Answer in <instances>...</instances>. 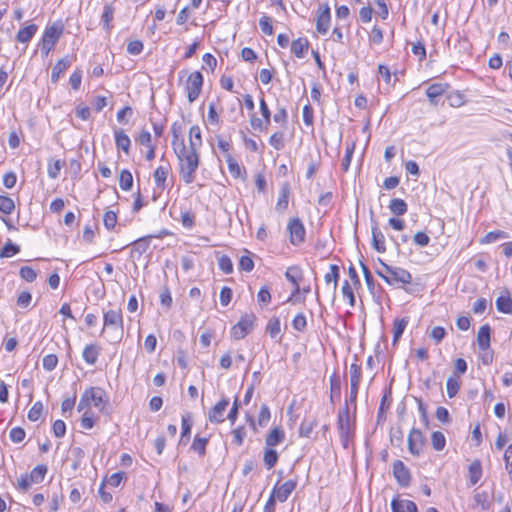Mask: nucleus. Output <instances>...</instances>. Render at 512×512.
<instances>
[{
	"instance_id": "7",
	"label": "nucleus",
	"mask_w": 512,
	"mask_h": 512,
	"mask_svg": "<svg viewBox=\"0 0 512 512\" xmlns=\"http://www.w3.org/2000/svg\"><path fill=\"white\" fill-rule=\"evenodd\" d=\"M287 229L290 234V242L294 246L302 244L305 240L306 230L299 218H293L289 221Z\"/></svg>"
},
{
	"instance_id": "6",
	"label": "nucleus",
	"mask_w": 512,
	"mask_h": 512,
	"mask_svg": "<svg viewBox=\"0 0 512 512\" xmlns=\"http://www.w3.org/2000/svg\"><path fill=\"white\" fill-rule=\"evenodd\" d=\"M62 34V29L56 26L47 27L42 36L40 43L41 52L47 56L50 51L54 48L55 44L59 40Z\"/></svg>"
},
{
	"instance_id": "15",
	"label": "nucleus",
	"mask_w": 512,
	"mask_h": 512,
	"mask_svg": "<svg viewBox=\"0 0 512 512\" xmlns=\"http://www.w3.org/2000/svg\"><path fill=\"white\" fill-rule=\"evenodd\" d=\"M229 405V400L227 398H223L218 403L214 405V407L210 410L208 418L212 423H221L225 420L224 412Z\"/></svg>"
},
{
	"instance_id": "59",
	"label": "nucleus",
	"mask_w": 512,
	"mask_h": 512,
	"mask_svg": "<svg viewBox=\"0 0 512 512\" xmlns=\"http://www.w3.org/2000/svg\"><path fill=\"white\" fill-rule=\"evenodd\" d=\"M254 268V261L250 255H243L239 260V269L241 271L250 272Z\"/></svg>"
},
{
	"instance_id": "16",
	"label": "nucleus",
	"mask_w": 512,
	"mask_h": 512,
	"mask_svg": "<svg viewBox=\"0 0 512 512\" xmlns=\"http://www.w3.org/2000/svg\"><path fill=\"white\" fill-rule=\"evenodd\" d=\"M392 512H418L417 505L411 500L400 499L398 496L391 501Z\"/></svg>"
},
{
	"instance_id": "5",
	"label": "nucleus",
	"mask_w": 512,
	"mask_h": 512,
	"mask_svg": "<svg viewBox=\"0 0 512 512\" xmlns=\"http://www.w3.org/2000/svg\"><path fill=\"white\" fill-rule=\"evenodd\" d=\"M384 271L388 276V284H410L412 282V275L409 271L401 267L384 265Z\"/></svg>"
},
{
	"instance_id": "30",
	"label": "nucleus",
	"mask_w": 512,
	"mask_h": 512,
	"mask_svg": "<svg viewBox=\"0 0 512 512\" xmlns=\"http://www.w3.org/2000/svg\"><path fill=\"white\" fill-rule=\"evenodd\" d=\"M201 145L202 137L200 127L198 125H194L189 131V146L198 149Z\"/></svg>"
},
{
	"instance_id": "50",
	"label": "nucleus",
	"mask_w": 512,
	"mask_h": 512,
	"mask_svg": "<svg viewBox=\"0 0 512 512\" xmlns=\"http://www.w3.org/2000/svg\"><path fill=\"white\" fill-rule=\"evenodd\" d=\"M20 251L19 246L13 244L11 241H8L0 251L1 258H8L13 256L14 254Z\"/></svg>"
},
{
	"instance_id": "14",
	"label": "nucleus",
	"mask_w": 512,
	"mask_h": 512,
	"mask_svg": "<svg viewBox=\"0 0 512 512\" xmlns=\"http://www.w3.org/2000/svg\"><path fill=\"white\" fill-rule=\"evenodd\" d=\"M449 89V84L447 83H434L427 87L426 96L429 99V102L432 105L438 104V98L445 94Z\"/></svg>"
},
{
	"instance_id": "40",
	"label": "nucleus",
	"mask_w": 512,
	"mask_h": 512,
	"mask_svg": "<svg viewBox=\"0 0 512 512\" xmlns=\"http://www.w3.org/2000/svg\"><path fill=\"white\" fill-rule=\"evenodd\" d=\"M114 8L111 4H107L104 6V11L101 17L103 28L106 31H109L111 29L110 22L112 21L114 17Z\"/></svg>"
},
{
	"instance_id": "61",
	"label": "nucleus",
	"mask_w": 512,
	"mask_h": 512,
	"mask_svg": "<svg viewBox=\"0 0 512 512\" xmlns=\"http://www.w3.org/2000/svg\"><path fill=\"white\" fill-rule=\"evenodd\" d=\"M270 410L269 407L266 404H263L260 409V413L258 416V425L261 427L266 426L268 421L270 420Z\"/></svg>"
},
{
	"instance_id": "25",
	"label": "nucleus",
	"mask_w": 512,
	"mask_h": 512,
	"mask_svg": "<svg viewBox=\"0 0 512 512\" xmlns=\"http://www.w3.org/2000/svg\"><path fill=\"white\" fill-rule=\"evenodd\" d=\"M114 134L117 148L122 149L126 154L129 153L131 141L128 135L122 129L116 130Z\"/></svg>"
},
{
	"instance_id": "57",
	"label": "nucleus",
	"mask_w": 512,
	"mask_h": 512,
	"mask_svg": "<svg viewBox=\"0 0 512 512\" xmlns=\"http://www.w3.org/2000/svg\"><path fill=\"white\" fill-rule=\"evenodd\" d=\"M103 223L106 229H113L117 223L116 213L113 211H106L103 216Z\"/></svg>"
},
{
	"instance_id": "53",
	"label": "nucleus",
	"mask_w": 512,
	"mask_h": 512,
	"mask_svg": "<svg viewBox=\"0 0 512 512\" xmlns=\"http://www.w3.org/2000/svg\"><path fill=\"white\" fill-rule=\"evenodd\" d=\"M293 328L298 332H303L307 326V320L303 313H298L292 320Z\"/></svg>"
},
{
	"instance_id": "60",
	"label": "nucleus",
	"mask_w": 512,
	"mask_h": 512,
	"mask_svg": "<svg viewBox=\"0 0 512 512\" xmlns=\"http://www.w3.org/2000/svg\"><path fill=\"white\" fill-rule=\"evenodd\" d=\"M267 332L269 333V335L274 338L276 337L280 331H281V328H280V320L278 318H272L269 322H268V325H267Z\"/></svg>"
},
{
	"instance_id": "44",
	"label": "nucleus",
	"mask_w": 512,
	"mask_h": 512,
	"mask_svg": "<svg viewBox=\"0 0 512 512\" xmlns=\"http://www.w3.org/2000/svg\"><path fill=\"white\" fill-rule=\"evenodd\" d=\"M149 238L150 237H142L135 240L132 245V252H137L139 255H142L149 248Z\"/></svg>"
},
{
	"instance_id": "10",
	"label": "nucleus",
	"mask_w": 512,
	"mask_h": 512,
	"mask_svg": "<svg viewBox=\"0 0 512 512\" xmlns=\"http://www.w3.org/2000/svg\"><path fill=\"white\" fill-rule=\"evenodd\" d=\"M408 449L412 455H420L423 451V447L425 444V437L423 433L416 428H412L408 435Z\"/></svg>"
},
{
	"instance_id": "42",
	"label": "nucleus",
	"mask_w": 512,
	"mask_h": 512,
	"mask_svg": "<svg viewBox=\"0 0 512 512\" xmlns=\"http://www.w3.org/2000/svg\"><path fill=\"white\" fill-rule=\"evenodd\" d=\"M431 444L436 451H441L446 445V439L442 432L434 431L431 435Z\"/></svg>"
},
{
	"instance_id": "29",
	"label": "nucleus",
	"mask_w": 512,
	"mask_h": 512,
	"mask_svg": "<svg viewBox=\"0 0 512 512\" xmlns=\"http://www.w3.org/2000/svg\"><path fill=\"white\" fill-rule=\"evenodd\" d=\"M290 187L288 183H285L280 190L279 198L276 203L277 210H285L288 207Z\"/></svg>"
},
{
	"instance_id": "20",
	"label": "nucleus",
	"mask_w": 512,
	"mask_h": 512,
	"mask_svg": "<svg viewBox=\"0 0 512 512\" xmlns=\"http://www.w3.org/2000/svg\"><path fill=\"white\" fill-rule=\"evenodd\" d=\"M99 354L100 347L96 344H89L85 346L82 357L87 364L94 365L98 360Z\"/></svg>"
},
{
	"instance_id": "55",
	"label": "nucleus",
	"mask_w": 512,
	"mask_h": 512,
	"mask_svg": "<svg viewBox=\"0 0 512 512\" xmlns=\"http://www.w3.org/2000/svg\"><path fill=\"white\" fill-rule=\"evenodd\" d=\"M349 372H350V384H358L359 385L360 379H361V366L356 363H352L350 365Z\"/></svg>"
},
{
	"instance_id": "27",
	"label": "nucleus",
	"mask_w": 512,
	"mask_h": 512,
	"mask_svg": "<svg viewBox=\"0 0 512 512\" xmlns=\"http://www.w3.org/2000/svg\"><path fill=\"white\" fill-rule=\"evenodd\" d=\"M469 481L471 485H475L482 477V465L479 460H474L468 468Z\"/></svg>"
},
{
	"instance_id": "64",
	"label": "nucleus",
	"mask_w": 512,
	"mask_h": 512,
	"mask_svg": "<svg viewBox=\"0 0 512 512\" xmlns=\"http://www.w3.org/2000/svg\"><path fill=\"white\" fill-rule=\"evenodd\" d=\"M258 302L261 305H267L271 301V294L267 286L261 287L257 294Z\"/></svg>"
},
{
	"instance_id": "41",
	"label": "nucleus",
	"mask_w": 512,
	"mask_h": 512,
	"mask_svg": "<svg viewBox=\"0 0 512 512\" xmlns=\"http://www.w3.org/2000/svg\"><path fill=\"white\" fill-rule=\"evenodd\" d=\"M509 235L505 231L495 230L487 233L482 239L481 243L488 244L497 241L498 239H507Z\"/></svg>"
},
{
	"instance_id": "22",
	"label": "nucleus",
	"mask_w": 512,
	"mask_h": 512,
	"mask_svg": "<svg viewBox=\"0 0 512 512\" xmlns=\"http://www.w3.org/2000/svg\"><path fill=\"white\" fill-rule=\"evenodd\" d=\"M309 48V41L306 38H298L291 44V52L297 58H303Z\"/></svg>"
},
{
	"instance_id": "19",
	"label": "nucleus",
	"mask_w": 512,
	"mask_h": 512,
	"mask_svg": "<svg viewBox=\"0 0 512 512\" xmlns=\"http://www.w3.org/2000/svg\"><path fill=\"white\" fill-rule=\"evenodd\" d=\"M71 65V59L66 56L58 60L51 71V82L57 83L61 74Z\"/></svg>"
},
{
	"instance_id": "28",
	"label": "nucleus",
	"mask_w": 512,
	"mask_h": 512,
	"mask_svg": "<svg viewBox=\"0 0 512 512\" xmlns=\"http://www.w3.org/2000/svg\"><path fill=\"white\" fill-rule=\"evenodd\" d=\"M389 209L394 215L401 216L407 212L408 206L403 199L394 198L390 201Z\"/></svg>"
},
{
	"instance_id": "26",
	"label": "nucleus",
	"mask_w": 512,
	"mask_h": 512,
	"mask_svg": "<svg viewBox=\"0 0 512 512\" xmlns=\"http://www.w3.org/2000/svg\"><path fill=\"white\" fill-rule=\"evenodd\" d=\"M330 401L334 403L341 396V380L340 377L334 373L330 377Z\"/></svg>"
},
{
	"instance_id": "47",
	"label": "nucleus",
	"mask_w": 512,
	"mask_h": 512,
	"mask_svg": "<svg viewBox=\"0 0 512 512\" xmlns=\"http://www.w3.org/2000/svg\"><path fill=\"white\" fill-rule=\"evenodd\" d=\"M460 388V383L455 377H448L446 381V389L449 398H453L457 395Z\"/></svg>"
},
{
	"instance_id": "62",
	"label": "nucleus",
	"mask_w": 512,
	"mask_h": 512,
	"mask_svg": "<svg viewBox=\"0 0 512 512\" xmlns=\"http://www.w3.org/2000/svg\"><path fill=\"white\" fill-rule=\"evenodd\" d=\"M225 158H226V162L228 164L230 173L234 176H240L241 168H240L239 164L237 163V161L230 154H226Z\"/></svg>"
},
{
	"instance_id": "31",
	"label": "nucleus",
	"mask_w": 512,
	"mask_h": 512,
	"mask_svg": "<svg viewBox=\"0 0 512 512\" xmlns=\"http://www.w3.org/2000/svg\"><path fill=\"white\" fill-rule=\"evenodd\" d=\"M47 471H48V468L46 465L44 464H40V465H37L36 467H34L32 469V471L30 472L29 477H30V480L33 482V483H41L44 478H45V475L47 474Z\"/></svg>"
},
{
	"instance_id": "18",
	"label": "nucleus",
	"mask_w": 512,
	"mask_h": 512,
	"mask_svg": "<svg viewBox=\"0 0 512 512\" xmlns=\"http://www.w3.org/2000/svg\"><path fill=\"white\" fill-rule=\"evenodd\" d=\"M491 329L488 324L481 326L477 333V343L482 351H486L490 347Z\"/></svg>"
},
{
	"instance_id": "9",
	"label": "nucleus",
	"mask_w": 512,
	"mask_h": 512,
	"mask_svg": "<svg viewBox=\"0 0 512 512\" xmlns=\"http://www.w3.org/2000/svg\"><path fill=\"white\" fill-rule=\"evenodd\" d=\"M331 21L330 6L327 2L321 3L317 10L316 29L320 34H326Z\"/></svg>"
},
{
	"instance_id": "24",
	"label": "nucleus",
	"mask_w": 512,
	"mask_h": 512,
	"mask_svg": "<svg viewBox=\"0 0 512 512\" xmlns=\"http://www.w3.org/2000/svg\"><path fill=\"white\" fill-rule=\"evenodd\" d=\"M38 27L35 24H30L20 29L16 35L18 42L27 43L29 42L37 32Z\"/></svg>"
},
{
	"instance_id": "63",
	"label": "nucleus",
	"mask_w": 512,
	"mask_h": 512,
	"mask_svg": "<svg viewBox=\"0 0 512 512\" xmlns=\"http://www.w3.org/2000/svg\"><path fill=\"white\" fill-rule=\"evenodd\" d=\"M81 427L83 429H92L95 425V420L92 416L91 411H85L81 421H80Z\"/></svg>"
},
{
	"instance_id": "21",
	"label": "nucleus",
	"mask_w": 512,
	"mask_h": 512,
	"mask_svg": "<svg viewBox=\"0 0 512 512\" xmlns=\"http://www.w3.org/2000/svg\"><path fill=\"white\" fill-rule=\"evenodd\" d=\"M496 308L499 312L504 314H512V298L509 294V292H506L505 294L500 295L496 299Z\"/></svg>"
},
{
	"instance_id": "3",
	"label": "nucleus",
	"mask_w": 512,
	"mask_h": 512,
	"mask_svg": "<svg viewBox=\"0 0 512 512\" xmlns=\"http://www.w3.org/2000/svg\"><path fill=\"white\" fill-rule=\"evenodd\" d=\"M337 427L339 430V436L343 446L346 448L349 443V439L353 434V421L350 417L349 408L347 403L338 412Z\"/></svg>"
},
{
	"instance_id": "51",
	"label": "nucleus",
	"mask_w": 512,
	"mask_h": 512,
	"mask_svg": "<svg viewBox=\"0 0 512 512\" xmlns=\"http://www.w3.org/2000/svg\"><path fill=\"white\" fill-rule=\"evenodd\" d=\"M218 266L225 274H231L233 272L232 260L227 255H222L218 258Z\"/></svg>"
},
{
	"instance_id": "49",
	"label": "nucleus",
	"mask_w": 512,
	"mask_h": 512,
	"mask_svg": "<svg viewBox=\"0 0 512 512\" xmlns=\"http://www.w3.org/2000/svg\"><path fill=\"white\" fill-rule=\"evenodd\" d=\"M20 277L27 282H34L37 278V272L30 266H23L19 271Z\"/></svg>"
},
{
	"instance_id": "46",
	"label": "nucleus",
	"mask_w": 512,
	"mask_h": 512,
	"mask_svg": "<svg viewBox=\"0 0 512 512\" xmlns=\"http://www.w3.org/2000/svg\"><path fill=\"white\" fill-rule=\"evenodd\" d=\"M208 443L207 438H201L196 436L192 445L191 449L195 452H197L200 456H204L206 452V445Z\"/></svg>"
},
{
	"instance_id": "1",
	"label": "nucleus",
	"mask_w": 512,
	"mask_h": 512,
	"mask_svg": "<svg viewBox=\"0 0 512 512\" xmlns=\"http://www.w3.org/2000/svg\"><path fill=\"white\" fill-rule=\"evenodd\" d=\"M173 132V151L177 156L179 162V173L186 184H191L195 181V173L199 167V153L198 149L186 146L184 139H180L176 123L172 126Z\"/></svg>"
},
{
	"instance_id": "36",
	"label": "nucleus",
	"mask_w": 512,
	"mask_h": 512,
	"mask_svg": "<svg viewBox=\"0 0 512 512\" xmlns=\"http://www.w3.org/2000/svg\"><path fill=\"white\" fill-rule=\"evenodd\" d=\"M285 277L290 283L297 284L302 279V270L299 266H290L285 272Z\"/></svg>"
},
{
	"instance_id": "11",
	"label": "nucleus",
	"mask_w": 512,
	"mask_h": 512,
	"mask_svg": "<svg viewBox=\"0 0 512 512\" xmlns=\"http://www.w3.org/2000/svg\"><path fill=\"white\" fill-rule=\"evenodd\" d=\"M253 327L254 321L252 317H242L241 320L232 327L231 336L235 340H241L253 330Z\"/></svg>"
},
{
	"instance_id": "8",
	"label": "nucleus",
	"mask_w": 512,
	"mask_h": 512,
	"mask_svg": "<svg viewBox=\"0 0 512 512\" xmlns=\"http://www.w3.org/2000/svg\"><path fill=\"white\" fill-rule=\"evenodd\" d=\"M86 393H88V400L90 401V404L100 412L105 413L106 405L108 403L106 392L100 387H90L86 389Z\"/></svg>"
},
{
	"instance_id": "48",
	"label": "nucleus",
	"mask_w": 512,
	"mask_h": 512,
	"mask_svg": "<svg viewBox=\"0 0 512 512\" xmlns=\"http://www.w3.org/2000/svg\"><path fill=\"white\" fill-rule=\"evenodd\" d=\"M269 144L276 150H281L285 146L283 132H275L269 138Z\"/></svg>"
},
{
	"instance_id": "54",
	"label": "nucleus",
	"mask_w": 512,
	"mask_h": 512,
	"mask_svg": "<svg viewBox=\"0 0 512 512\" xmlns=\"http://www.w3.org/2000/svg\"><path fill=\"white\" fill-rule=\"evenodd\" d=\"M259 26L261 31L266 35L273 34V25L270 17L263 15L259 20Z\"/></svg>"
},
{
	"instance_id": "2",
	"label": "nucleus",
	"mask_w": 512,
	"mask_h": 512,
	"mask_svg": "<svg viewBox=\"0 0 512 512\" xmlns=\"http://www.w3.org/2000/svg\"><path fill=\"white\" fill-rule=\"evenodd\" d=\"M113 331V341L120 342L123 337V316L120 310H108L103 316V329Z\"/></svg>"
},
{
	"instance_id": "37",
	"label": "nucleus",
	"mask_w": 512,
	"mask_h": 512,
	"mask_svg": "<svg viewBox=\"0 0 512 512\" xmlns=\"http://www.w3.org/2000/svg\"><path fill=\"white\" fill-rule=\"evenodd\" d=\"M264 464L268 470L272 469L278 461V453L272 448H266L263 457Z\"/></svg>"
},
{
	"instance_id": "32",
	"label": "nucleus",
	"mask_w": 512,
	"mask_h": 512,
	"mask_svg": "<svg viewBox=\"0 0 512 512\" xmlns=\"http://www.w3.org/2000/svg\"><path fill=\"white\" fill-rule=\"evenodd\" d=\"M318 421L316 418L313 419H304L299 428V435L301 437H310L312 431L315 427H317Z\"/></svg>"
},
{
	"instance_id": "39",
	"label": "nucleus",
	"mask_w": 512,
	"mask_h": 512,
	"mask_svg": "<svg viewBox=\"0 0 512 512\" xmlns=\"http://www.w3.org/2000/svg\"><path fill=\"white\" fill-rule=\"evenodd\" d=\"M473 500L475 505L480 506L483 511H486L490 507L489 494L486 491L476 492Z\"/></svg>"
},
{
	"instance_id": "45",
	"label": "nucleus",
	"mask_w": 512,
	"mask_h": 512,
	"mask_svg": "<svg viewBox=\"0 0 512 512\" xmlns=\"http://www.w3.org/2000/svg\"><path fill=\"white\" fill-rule=\"evenodd\" d=\"M341 291H342L343 297L348 299V303H349L350 307H354L356 300H355L353 289L348 280H345L343 282Z\"/></svg>"
},
{
	"instance_id": "23",
	"label": "nucleus",
	"mask_w": 512,
	"mask_h": 512,
	"mask_svg": "<svg viewBox=\"0 0 512 512\" xmlns=\"http://www.w3.org/2000/svg\"><path fill=\"white\" fill-rule=\"evenodd\" d=\"M285 438V433L280 427H274L266 437L265 443L268 447H274Z\"/></svg>"
},
{
	"instance_id": "4",
	"label": "nucleus",
	"mask_w": 512,
	"mask_h": 512,
	"mask_svg": "<svg viewBox=\"0 0 512 512\" xmlns=\"http://www.w3.org/2000/svg\"><path fill=\"white\" fill-rule=\"evenodd\" d=\"M203 86V76L199 71H194L189 74L186 81L187 98L190 103H193L199 97Z\"/></svg>"
},
{
	"instance_id": "56",
	"label": "nucleus",
	"mask_w": 512,
	"mask_h": 512,
	"mask_svg": "<svg viewBox=\"0 0 512 512\" xmlns=\"http://www.w3.org/2000/svg\"><path fill=\"white\" fill-rule=\"evenodd\" d=\"M42 364L45 370L52 371L58 364V358L55 354H48L44 356Z\"/></svg>"
},
{
	"instance_id": "58",
	"label": "nucleus",
	"mask_w": 512,
	"mask_h": 512,
	"mask_svg": "<svg viewBox=\"0 0 512 512\" xmlns=\"http://www.w3.org/2000/svg\"><path fill=\"white\" fill-rule=\"evenodd\" d=\"M26 436L25 430L21 427H14L10 430L9 437L12 442L20 443Z\"/></svg>"
},
{
	"instance_id": "33",
	"label": "nucleus",
	"mask_w": 512,
	"mask_h": 512,
	"mask_svg": "<svg viewBox=\"0 0 512 512\" xmlns=\"http://www.w3.org/2000/svg\"><path fill=\"white\" fill-rule=\"evenodd\" d=\"M170 172V166H159L154 172V180L157 187L164 188L165 181Z\"/></svg>"
},
{
	"instance_id": "17",
	"label": "nucleus",
	"mask_w": 512,
	"mask_h": 512,
	"mask_svg": "<svg viewBox=\"0 0 512 512\" xmlns=\"http://www.w3.org/2000/svg\"><path fill=\"white\" fill-rule=\"evenodd\" d=\"M371 233L373 248L379 253H384L386 251L385 237L381 230L378 228L377 224L372 226Z\"/></svg>"
},
{
	"instance_id": "35",
	"label": "nucleus",
	"mask_w": 512,
	"mask_h": 512,
	"mask_svg": "<svg viewBox=\"0 0 512 512\" xmlns=\"http://www.w3.org/2000/svg\"><path fill=\"white\" fill-rule=\"evenodd\" d=\"M119 185L120 188L124 191H129L132 188L133 176L129 170L124 169L120 172Z\"/></svg>"
},
{
	"instance_id": "13",
	"label": "nucleus",
	"mask_w": 512,
	"mask_h": 512,
	"mask_svg": "<svg viewBox=\"0 0 512 512\" xmlns=\"http://www.w3.org/2000/svg\"><path fill=\"white\" fill-rule=\"evenodd\" d=\"M297 482L295 480H288L281 485H276L273 489L274 497L280 501L285 502L290 494L295 490Z\"/></svg>"
},
{
	"instance_id": "12",
	"label": "nucleus",
	"mask_w": 512,
	"mask_h": 512,
	"mask_svg": "<svg viewBox=\"0 0 512 512\" xmlns=\"http://www.w3.org/2000/svg\"><path fill=\"white\" fill-rule=\"evenodd\" d=\"M393 474L400 486L407 487L410 484V471L401 460L394 461Z\"/></svg>"
},
{
	"instance_id": "43",
	"label": "nucleus",
	"mask_w": 512,
	"mask_h": 512,
	"mask_svg": "<svg viewBox=\"0 0 512 512\" xmlns=\"http://www.w3.org/2000/svg\"><path fill=\"white\" fill-rule=\"evenodd\" d=\"M15 209V203L12 198L0 195V211L4 214H11Z\"/></svg>"
},
{
	"instance_id": "52",
	"label": "nucleus",
	"mask_w": 512,
	"mask_h": 512,
	"mask_svg": "<svg viewBox=\"0 0 512 512\" xmlns=\"http://www.w3.org/2000/svg\"><path fill=\"white\" fill-rule=\"evenodd\" d=\"M42 411L43 404L40 401L35 402L28 412V419L33 422L39 420L42 415Z\"/></svg>"
},
{
	"instance_id": "34",
	"label": "nucleus",
	"mask_w": 512,
	"mask_h": 512,
	"mask_svg": "<svg viewBox=\"0 0 512 512\" xmlns=\"http://www.w3.org/2000/svg\"><path fill=\"white\" fill-rule=\"evenodd\" d=\"M339 266L332 264L330 265V271L325 274L324 280L327 284L333 283V289L336 290L339 281Z\"/></svg>"
},
{
	"instance_id": "38",
	"label": "nucleus",
	"mask_w": 512,
	"mask_h": 512,
	"mask_svg": "<svg viewBox=\"0 0 512 512\" xmlns=\"http://www.w3.org/2000/svg\"><path fill=\"white\" fill-rule=\"evenodd\" d=\"M408 324L407 318L396 319L393 325V343H396L402 336L406 326Z\"/></svg>"
}]
</instances>
